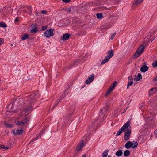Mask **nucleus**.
<instances>
[{
	"instance_id": "obj_1",
	"label": "nucleus",
	"mask_w": 157,
	"mask_h": 157,
	"mask_svg": "<svg viewBox=\"0 0 157 157\" xmlns=\"http://www.w3.org/2000/svg\"><path fill=\"white\" fill-rule=\"evenodd\" d=\"M39 95L38 92H36L35 94H32L28 96L25 100L24 102V104L26 105L29 106L26 107L23 110V112L24 114H28L33 110V108L32 104L33 103L36 101V99L39 98Z\"/></svg>"
},
{
	"instance_id": "obj_2",
	"label": "nucleus",
	"mask_w": 157,
	"mask_h": 157,
	"mask_svg": "<svg viewBox=\"0 0 157 157\" xmlns=\"http://www.w3.org/2000/svg\"><path fill=\"white\" fill-rule=\"evenodd\" d=\"M131 127L130 125L128 128L124 131V140L127 141L129 140L131 132Z\"/></svg>"
},
{
	"instance_id": "obj_3",
	"label": "nucleus",
	"mask_w": 157,
	"mask_h": 157,
	"mask_svg": "<svg viewBox=\"0 0 157 157\" xmlns=\"http://www.w3.org/2000/svg\"><path fill=\"white\" fill-rule=\"evenodd\" d=\"M131 123L130 121H128L122 127L117 133L116 136H118L120 135L121 133L123 132L124 131L126 130L127 128L128 127V126L130 125Z\"/></svg>"
},
{
	"instance_id": "obj_4",
	"label": "nucleus",
	"mask_w": 157,
	"mask_h": 157,
	"mask_svg": "<svg viewBox=\"0 0 157 157\" xmlns=\"http://www.w3.org/2000/svg\"><path fill=\"white\" fill-rule=\"evenodd\" d=\"M144 49V47L143 45H141L140 46L134 54L135 58H136L139 57L143 52Z\"/></svg>"
},
{
	"instance_id": "obj_5",
	"label": "nucleus",
	"mask_w": 157,
	"mask_h": 157,
	"mask_svg": "<svg viewBox=\"0 0 157 157\" xmlns=\"http://www.w3.org/2000/svg\"><path fill=\"white\" fill-rule=\"evenodd\" d=\"M138 146V143L136 142L135 143H132L131 142L129 141L127 142L125 144V147L127 149H129L131 147L133 148H136Z\"/></svg>"
},
{
	"instance_id": "obj_6",
	"label": "nucleus",
	"mask_w": 157,
	"mask_h": 157,
	"mask_svg": "<svg viewBox=\"0 0 157 157\" xmlns=\"http://www.w3.org/2000/svg\"><path fill=\"white\" fill-rule=\"evenodd\" d=\"M117 81H115L112 83L111 86H110L109 88L107 90V92L105 95L106 97L110 94V93L113 91V90L115 86L117 84Z\"/></svg>"
},
{
	"instance_id": "obj_7",
	"label": "nucleus",
	"mask_w": 157,
	"mask_h": 157,
	"mask_svg": "<svg viewBox=\"0 0 157 157\" xmlns=\"http://www.w3.org/2000/svg\"><path fill=\"white\" fill-rule=\"evenodd\" d=\"M54 30V29L52 28L46 30L44 33V36L46 37H50L53 36L54 35L53 32Z\"/></svg>"
},
{
	"instance_id": "obj_8",
	"label": "nucleus",
	"mask_w": 157,
	"mask_h": 157,
	"mask_svg": "<svg viewBox=\"0 0 157 157\" xmlns=\"http://www.w3.org/2000/svg\"><path fill=\"white\" fill-rule=\"evenodd\" d=\"M10 8L9 7H5L2 10H0V12L2 13L3 16L6 15L10 12Z\"/></svg>"
},
{
	"instance_id": "obj_9",
	"label": "nucleus",
	"mask_w": 157,
	"mask_h": 157,
	"mask_svg": "<svg viewBox=\"0 0 157 157\" xmlns=\"http://www.w3.org/2000/svg\"><path fill=\"white\" fill-rule=\"evenodd\" d=\"M143 0H135L132 2V8L135 9L137 6L140 5Z\"/></svg>"
},
{
	"instance_id": "obj_10",
	"label": "nucleus",
	"mask_w": 157,
	"mask_h": 157,
	"mask_svg": "<svg viewBox=\"0 0 157 157\" xmlns=\"http://www.w3.org/2000/svg\"><path fill=\"white\" fill-rule=\"evenodd\" d=\"M94 74H92L85 81V83L86 84H90L91 83L94 79Z\"/></svg>"
},
{
	"instance_id": "obj_11",
	"label": "nucleus",
	"mask_w": 157,
	"mask_h": 157,
	"mask_svg": "<svg viewBox=\"0 0 157 157\" xmlns=\"http://www.w3.org/2000/svg\"><path fill=\"white\" fill-rule=\"evenodd\" d=\"M84 146L83 140H82L78 144L77 146V151H79L81 150Z\"/></svg>"
},
{
	"instance_id": "obj_12",
	"label": "nucleus",
	"mask_w": 157,
	"mask_h": 157,
	"mask_svg": "<svg viewBox=\"0 0 157 157\" xmlns=\"http://www.w3.org/2000/svg\"><path fill=\"white\" fill-rule=\"evenodd\" d=\"M23 131V129L22 128H21L20 130H13L12 131V132L15 135H20L21 134Z\"/></svg>"
},
{
	"instance_id": "obj_13",
	"label": "nucleus",
	"mask_w": 157,
	"mask_h": 157,
	"mask_svg": "<svg viewBox=\"0 0 157 157\" xmlns=\"http://www.w3.org/2000/svg\"><path fill=\"white\" fill-rule=\"evenodd\" d=\"M108 55L106 56L105 58H108L110 59L112 58L114 55L113 51V50H110L108 51Z\"/></svg>"
},
{
	"instance_id": "obj_14",
	"label": "nucleus",
	"mask_w": 157,
	"mask_h": 157,
	"mask_svg": "<svg viewBox=\"0 0 157 157\" xmlns=\"http://www.w3.org/2000/svg\"><path fill=\"white\" fill-rule=\"evenodd\" d=\"M70 36L71 35L68 33H65L63 34V36L62 37L61 40L63 41L67 40L69 38Z\"/></svg>"
},
{
	"instance_id": "obj_15",
	"label": "nucleus",
	"mask_w": 157,
	"mask_h": 157,
	"mask_svg": "<svg viewBox=\"0 0 157 157\" xmlns=\"http://www.w3.org/2000/svg\"><path fill=\"white\" fill-rule=\"evenodd\" d=\"M148 69V67L146 65H143L140 68V71L142 72H145Z\"/></svg>"
},
{
	"instance_id": "obj_16",
	"label": "nucleus",
	"mask_w": 157,
	"mask_h": 157,
	"mask_svg": "<svg viewBox=\"0 0 157 157\" xmlns=\"http://www.w3.org/2000/svg\"><path fill=\"white\" fill-rule=\"evenodd\" d=\"M156 91V89L155 88H153L150 89V91H149V94L150 95H152L153 94L155 91Z\"/></svg>"
},
{
	"instance_id": "obj_17",
	"label": "nucleus",
	"mask_w": 157,
	"mask_h": 157,
	"mask_svg": "<svg viewBox=\"0 0 157 157\" xmlns=\"http://www.w3.org/2000/svg\"><path fill=\"white\" fill-rule=\"evenodd\" d=\"M123 154L122 151L121 150H119L117 151L116 153V155L118 157L121 156Z\"/></svg>"
},
{
	"instance_id": "obj_18",
	"label": "nucleus",
	"mask_w": 157,
	"mask_h": 157,
	"mask_svg": "<svg viewBox=\"0 0 157 157\" xmlns=\"http://www.w3.org/2000/svg\"><path fill=\"white\" fill-rule=\"evenodd\" d=\"M109 150L108 149L105 150L103 152L102 157H107Z\"/></svg>"
},
{
	"instance_id": "obj_19",
	"label": "nucleus",
	"mask_w": 157,
	"mask_h": 157,
	"mask_svg": "<svg viewBox=\"0 0 157 157\" xmlns=\"http://www.w3.org/2000/svg\"><path fill=\"white\" fill-rule=\"evenodd\" d=\"M29 35L27 34H26L22 37L21 39L22 40H25L29 38Z\"/></svg>"
},
{
	"instance_id": "obj_20",
	"label": "nucleus",
	"mask_w": 157,
	"mask_h": 157,
	"mask_svg": "<svg viewBox=\"0 0 157 157\" xmlns=\"http://www.w3.org/2000/svg\"><path fill=\"white\" fill-rule=\"evenodd\" d=\"M130 152L129 150H125L124 152V155L125 156H128L129 155Z\"/></svg>"
},
{
	"instance_id": "obj_21",
	"label": "nucleus",
	"mask_w": 157,
	"mask_h": 157,
	"mask_svg": "<svg viewBox=\"0 0 157 157\" xmlns=\"http://www.w3.org/2000/svg\"><path fill=\"white\" fill-rule=\"evenodd\" d=\"M25 124V122L20 121H17L16 124L17 125H23Z\"/></svg>"
},
{
	"instance_id": "obj_22",
	"label": "nucleus",
	"mask_w": 157,
	"mask_h": 157,
	"mask_svg": "<svg viewBox=\"0 0 157 157\" xmlns=\"http://www.w3.org/2000/svg\"><path fill=\"white\" fill-rule=\"evenodd\" d=\"M142 78L141 74L139 73L137 75L136 77V80L137 81L140 80Z\"/></svg>"
},
{
	"instance_id": "obj_23",
	"label": "nucleus",
	"mask_w": 157,
	"mask_h": 157,
	"mask_svg": "<svg viewBox=\"0 0 157 157\" xmlns=\"http://www.w3.org/2000/svg\"><path fill=\"white\" fill-rule=\"evenodd\" d=\"M32 32L36 33L38 31V29L36 27H33L31 29Z\"/></svg>"
},
{
	"instance_id": "obj_24",
	"label": "nucleus",
	"mask_w": 157,
	"mask_h": 157,
	"mask_svg": "<svg viewBox=\"0 0 157 157\" xmlns=\"http://www.w3.org/2000/svg\"><path fill=\"white\" fill-rule=\"evenodd\" d=\"M106 59H104L101 62V64H104L105 63H106L109 60V59L108 58H105Z\"/></svg>"
},
{
	"instance_id": "obj_25",
	"label": "nucleus",
	"mask_w": 157,
	"mask_h": 157,
	"mask_svg": "<svg viewBox=\"0 0 157 157\" xmlns=\"http://www.w3.org/2000/svg\"><path fill=\"white\" fill-rule=\"evenodd\" d=\"M7 25L4 22H0V27H6Z\"/></svg>"
},
{
	"instance_id": "obj_26",
	"label": "nucleus",
	"mask_w": 157,
	"mask_h": 157,
	"mask_svg": "<svg viewBox=\"0 0 157 157\" xmlns=\"http://www.w3.org/2000/svg\"><path fill=\"white\" fill-rule=\"evenodd\" d=\"M97 18L98 19H101L103 17L102 14L101 13H98L96 14Z\"/></svg>"
},
{
	"instance_id": "obj_27",
	"label": "nucleus",
	"mask_w": 157,
	"mask_h": 157,
	"mask_svg": "<svg viewBox=\"0 0 157 157\" xmlns=\"http://www.w3.org/2000/svg\"><path fill=\"white\" fill-rule=\"evenodd\" d=\"M109 109V106L108 105H106L104 107V110L105 112H106Z\"/></svg>"
},
{
	"instance_id": "obj_28",
	"label": "nucleus",
	"mask_w": 157,
	"mask_h": 157,
	"mask_svg": "<svg viewBox=\"0 0 157 157\" xmlns=\"http://www.w3.org/2000/svg\"><path fill=\"white\" fill-rule=\"evenodd\" d=\"M4 124L5 126L7 128H11L13 126V125L11 124H7L6 123H5Z\"/></svg>"
},
{
	"instance_id": "obj_29",
	"label": "nucleus",
	"mask_w": 157,
	"mask_h": 157,
	"mask_svg": "<svg viewBox=\"0 0 157 157\" xmlns=\"http://www.w3.org/2000/svg\"><path fill=\"white\" fill-rule=\"evenodd\" d=\"M157 66V60L154 62L152 63V66L155 68Z\"/></svg>"
},
{
	"instance_id": "obj_30",
	"label": "nucleus",
	"mask_w": 157,
	"mask_h": 157,
	"mask_svg": "<svg viewBox=\"0 0 157 157\" xmlns=\"http://www.w3.org/2000/svg\"><path fill=\"white\" fill-rule=\"evenodd\" d=\"M133 83V81H128V84L127 85V88H128L129 86H131L132 85Z\"/></svg>"
},
{
	"instance_id": "obj_31",
	"label": "nucleus",
	"mask_w": 157,
	"mask_h": 157,
	"mask_svg": "<svg viewBox=\"0 0 157 157\" xmlns=\"http://www.w3.org/2000/svg\"><path fill=\"white\" fill-rule=\"evenodd\" d=\"M61 100H61H58L57 101H56V102H55V105H54V106H53V108L54 107H56V105L59 103V102Z\"/></svg>"
},
{
	"instance_id": "obj_32",
	"label": "nucleus",
	"mask_w": 157,
	"mask_h": 157,
	"mask_svg": "<svg viewBox=\"0 0 157 157\" xmlns=\"http://www.w3.org/2000/svg\"><path fill=\"white\" fill-rule=\"evenodd\" d=\"M61 100H61H58L57 101H56V102H55V105H54V106H53V108L54 107H56V105L59 103V102Z\"/></svg>"
},
{
	"instance_id": "obj_33",
	"label": "nucleus",
	"mask_w": 157,
	"mask_h": 157,
	"mask_svg": "<svg viewBox=\"0 0 157 157\" xmlns=\"http://www.w3.org/2000/svg\"><path fill=\"white\" fill-rule=\"evenodd\" d=\"M30 120V118L29 117H26L24 118V122H25V123H27V122L28 121H29Z\"/></svg>"
},
{
	"instance_id": "obj_34",
	"label": "nucleus",
	"mask_w": 157,
	"mask_h": 157,
	"mask_svg": "<svg viewBox=\"0 0 157 157\" xmlns=\"http://www.w3.org/2000/svg\"><path fill=\"white\" fill-rule=\"evenodd\" d=\"M28 10H29V13L30 15L31 13V12H32V9H31V6H29L28 7Z\"/></svg>"
},
{
	"instance_id": "obj_35",
	"label": "nucleus",
	"mask_w": 157,
	"mask_h": 157,
	"mask_svg": "<svg viewBox=\"0 0 157 157\" xmlns=\"http://www.w3.org/2000/svg\"><path fill=\"white\" fill-rule=\"evenodd\" d=\"M2 149H5L6 150L8 149L9 148V147H6L3 145H2Z\"/></svg>"
},
{
	"instance_id": "obj_36",
	"label": "nucleus",
	"mask_w": 157,
	"mask_h": 157,
	"mask_svg": "<svg viewBox=\"0 0 157 157\" xmlns=\"http://www.w3.org/2000/svg\"><path fill=\"white\" fill-rule=\"evenodd\" d=\"M4 40L2 38H0V45L4 43Z\"/></svg>"
},
{
	"instance_id": "obj_37",
	"label": "nucleus",
	"mask_w": 157,
	"mask_h": 157,
	"mask_svg": "<svg viewBox=\"0 0 157 157\" xmlns=\"http://www.w3.org/2000/svg\"><path fill=\"white\" fill-rule=\"evenodd\" d=\"M128 80L130 81H133L132 76H129L128 78Z\"/></svg>"
},
{
	"instance_id": "obj_38",
	"label": "nucleus",
	"mask_w": 157,
	"mask_h": 157,
	"mask_svg": "<svg viewBox=\"0 0 157 157\" xmlns=\"http://www.w3.org/2000/svg\"><path fill=\"white\" fill-rule=\"evenodd\" d=\"M39 136H38L36 138H35L33 139H32L30 142H33L36 140H37L39 138Z\"/></svg>"
},
{
	"instance_id": "obj_39",
	"label": "nucleus",
	"mask_w": 157,
	"mask_h": 157,
	"mask_svg": "<svg viewBox=\"0 0 157 157\" xmlns=\"http://www.w3.org/2000/svg\"><path fill=\"white\" fill-rule=\"evenodd\" d=\"M116 33H113L111 35V39L112 40H113V39L114 36L116 35Z\"/></svg>"
},
{
	"instance_id": "obj_40",
	"label": "nucleus",
	"mask_w": 157,
	"mask_h": 157,
	"mask_svg": "<svg viewBox=\"0 0 157 157\" xmlns=\"http://www.w3.org/2000/svg\"><path fill=\"white\" fill-rule=\"evenodd\" d=\"M42 13L43 14H46L47 13V12L46 10H43L41 11Z\"/></svg>"
},
{
	"instance_id": "obj_41",
	"label": "nucleus",
	"mask_w": 157,
	"mask_h": 157,
	"mask_svg": "<svg viewBox=\"0 0 157 157\" xmlns=\"http://www.w3.org/2000/svg\"><path fill=\"white\" fill-rule=\"evenodd\" d=\"M62 1L66 3H68L70 2V0H62Z\"/></svg>"
},
{
	"instance_id": "obj_42",
	"label": "nucleus",
	"mask_w": 157,
	"mask_h": 157,
	"mask_svg": "<svg viewBox=\"0 0 157 157\" xmlns=\"http://www.w3.org/2000/svg\"><path fill=\"white\" fill-rule=\"evenodd\" d=\"M47 29V27L46 26H43L42 27V30H46Z\"/></svg>"
},
{
	"instance_id": "obj_43",
	"label": "nucleus",
	"mask_w": 157,
	"mask_h": 157,
	"mask_svg": "<svg viewBox=\"0 0 157 157\" xmlns=\"http://www.w3.org/2000/svg\"><path fill=\"white\" fill-rule=\"evenodd\" d=\"M18 19L17 18H16L15 20V22H18Z\"/></svg>"
},
{
	"instance_id": "obj_44",
	"label": "nucleus",
	"mask_w": 157,
	"mask_h": 157,
	"mask_svg": "<svg viewBox=\"0 0 157 157\" xmlns=\"http://www.w3.org/2000/svg\"><path fill=\"white\" fill-rule=\"evenodd\" d=\"M71 9H70V8H68V9H67V12H69L71 11Z\"/></svg>"
},
{
	"instance_id": "obj_45",
	"label": "nucleus",
	"mask_w": 157,
	"mask_h": 157,
	"mask_svg": "<svg viewBox=\"0 0 157 157\" xmlns=\"http://www.w3.org/2000/svg\"><path fill=\"white\" fill-rule=\"evenodd\" d=\"M102 111H103V109H101V111H100V115H102Z\"/></svg>"
},
{
	"instance_id": "obj_46",
	"label": "nucleus",
	"mask_w": 157,
	"mask_h": 157,
	"mask_svg": "<svg viewBox=\"0 0 157 157\" xmlns=\"http://www.w3.org/2000/svg\"><path fill=\"white\" fill-rule=\"evenodd\" d=\"M154 80L155 81H157V76L154 78Z\"/></svg>"
},
{
	"instance_id": "obj_47",
	"label": "nucleus",
	"mask_w": 157,
	"mask_h": 157,
	"mask_svg": "<svg viewBox=\"0 0 157 157\" xmlns=\"http://www.w3.org/2000/svg\"><path fill=\"white\" fill-rule=\"evenodd\" d=\"M82 157H86V155H84Z\"/></svg>"
},
{
	"instance_id": "obj_48",
	"label": "nucleus",
	"mask_w": 157,
	"mask_h": 157,
	"mask_svg": "<svg viewBox=\"0 0 157 157\" xmlns=\"http://www.w3.org/2000/svg\"><path fill=\"white\" fill-rule=\"evenodd\" d=\"M155 134H156V135H157V129L155 131Z\"/></svg>"
},
{
	"instance_id": "obj_49",
	"label": "nucleus",
	"mask_w": 157,
	"mask_h": 157,
	"mask_svg": "<svg viewBox=\"0 0 157 157\" xmlns=\"http://www.w3.org/2000/svg\"><path fill=\"white\" fill-rule=\"evenodd\" d=\"M2 145H0V148H1L2 149Z\"/></svg>"
},
{
	"instance_id": "obj_50",
	"label": "nucleus",
	"mask_w": 157,
	"mask_h": 157,
	"mask_svg": "<svg viewBox=\"0 0 157 157\" xmlns=\"http://www.w3.org/2000/svg\"><path fill=\"white\" fill-rule=\"evenodd\" d=\"M154 39H155V38H154L153 40H152L151 41V42H152L154 40Z\"/></svg>"
},
{
	"instance_id": "obj_51",
	"label": "nucleus",
	"mask_w": 157,
	"mask_h": 157,
	"mask_svg": "<svg viewBox=\"0 0 157 157\" xmlns=\"http://www.w3.org/2000/svg\"><path fill=\"white\" fill-rule=\"evenodd\" d=\"M108 157H111V156L110 155H109Z\"/></svg>"
},
{
	"instance_id": "obj_52",
	"label": "nucleus",
	"mask_w": 157,
	"mask_h": 157,
	"mask_svg": "<svg viewBox=\"0 0 157 157\" xmlns=\"http://www.w3.org/2000/svg\"><path fill=\"white\" fill-rule=\"evenodd\" d=\"M133 143H134V142L135 143V141H133Z\"/></svg>"
},
{
	"instance_id": "obj_53",
	"label": "nucleus",
	"mask_w": 157,
	"mask_h": 157,
	"mask_svg": "<svg viewBox=\"0 0 157 157\" xmlns=\"http://www.w3.org/2000/svg\"><path fill=\"white\" fill-rule=\"evenodd\" d=\"M11 46H13V44H11Z\"/></svg>"
},
{
	"instance_id": "obj_54",
	"label": "nucleus",
	"mask_w": 157,
	"mask_h": 157,
	"mask_svg": "<svg viewBox=\"0 0 157 157\" xmlns=\"http://www.w3.org/2000/svg\"><path fill=\"white\" fill-rule=\"evenodd\" d=\"M65 96H66V95H64V97H65Z\"/></svg>"
},
{
	"instance_id": "obj_55",
	"label": "nucleus",
	"mask_w": 157,
	"mask_h": 157,
	"mask_svg": "<svg viewBox=\"0 0 157 157\" xmlns=\"http://www.w3.org/2000/svg\"><path fill=\"white\" fill-rule=\"evenodd\" d=\"M77 62V61H75V62Z\"/></svg>"
},
{
	"instance_id": "obj_56",
	"label": "nucleus",
	"mask_w": 157,
	"mask_h": 157,
	"mask_svg": "<svg viewBox=\"0 0 157 157\" xmlns=\"http://www.w3.org/2000/svg\"><path fill=\"white\" fill-rule=\"evenodd\" d=\"M0 157H1L0 156Z\"/></svg>"
}]
</instances>
